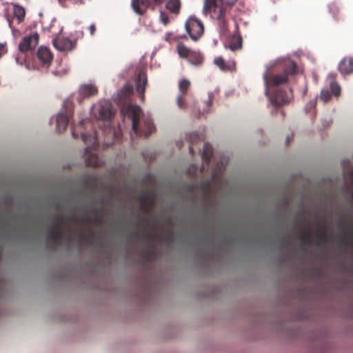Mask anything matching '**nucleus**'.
Wrapping results in <instances>:
<instances>
[{"instance_id": "obj_1", "label": "nucleus", "mask_w": 353, "mask_h": 353, "mask_svg": "<svg viewBox=\"0 0 353 353\" xmlns=\"http://www.w3.org/2000/svg\"><path fill=\"white\" fill-rule=\"evenodd\" d=\"M121 114L132 121V130L136 136L149 137L154 130L152 119L142 114L139 105L130 103L123 104L121 108Z\"/></svg>"}, {"instance_id": "obj_2", "label": "nucleus", "mask_w": 353, "mask_h": 353, "mask_svg": "<svg viewBox=\"0 0 353 353\" xmlns=\"http://www.w3.org/2000/svg\"><path fill=\"white\" fill-rule=\"evenodd\" d=\"M237 0L231 2H224L223 0H205L203 12L205 15L209 14L212 19L217 21L220 32L225 34L228 31V19L226 12Z\"/></svg>"}, {"instance_id": "obj_3", "label": "nucleus", "mask_w": 353, "mask_h": 353, "mask_svg": "<svg viewBox=\"0 0 353 353\" xmlns=\"http://www.w3.org/2000/svg\"><path fill=\"white\" fill-rule=\"evenodd\" d=\"M82 140L86 145L85 148V160L86 165L97 168L100 166V161L95 151L99 145V142L95 133L82 134Z\"/></svg>"}, {"instance_id": "obj_4", "label": "nucleus", "mask_w": 353, "mask_h": 353, "mask_svg": "<svg viewBox=\"0 0 353 353\" xmlns=\"http://www.w3.org/2000/svg\"><path fill=\"white\" fill-rule=\"evenodd\" d=\"M53 219L54 224L48 232V236L50 240V248L54 250L57 246L61 245L63 239V232L61 230V225L63 223V216L56 214L53 216Z\"/></svg>"}, {"instance_id": "obj_5", "label": "nucleus", "mask_w": 353, "mask_h": 353, "mask_svg": "<svg viewBox=\"0 0 353 353\" xmlns=\"http://www.w3.org/2000/svg\"><path fill=\"white\" fill-rule=\"evenodd\" d=\"M185 28L192 40L197 41L204 32L202 21L194 16H190L185 22Z\"/></svg>"}, {"instance_id": "obj_6", "label": "nucleus", "mask_w": 353, "mask_h": 353, "mask_svg": "<svg viewBox=\"0 0 353 353\" xmlns=\"http://www.w3.org/2000/svg\"><path fill=\"white\" fill-rule=\"evenodd\" d=\"M177 50L179 56L187 59L191 64L194 65H202L203 57L199 52L193 51L182 43L178 45Z\"/></svg>"}, {"instance_id": "obj_7", "label": "nucleus", "mask_w": 353, "mask_h": 353, "mask_svg": "<svg viewBox=\"0 0 353 353\" xmlns=\"http://www.w3.org/2000/svg\"><path fill=\"white\" fill-rule=\"evenodd\" d=\"M164 0H132L131 6L134 12L143 15L148 8H154L163 2Z\"/></svg>"}, {"instance_id": "obj_8", "label": "nucleus", "mask_w": 353, "mask_h": 353, "mask_svg": "<svg viewBox=\"0 0 353 353\" xmlns=\"http://www.w3.org/2000/svg\"><path fill=\"white\" fill-rule=\"evenodd\" d=\"M25 8L17 3H12L11 12L7 17L10 27L12 28V23L14 21H17L18 24L22 23L25 19Z\"/></svg>"}, {"instance_id": "obj_9", "label": "nucleus", "mask_w": 353, "mask_h": 353, "mask_svg": "<svg viewBox=\"0 0 353 353\" xmlns=\"http://www.w3.org/2000/svg\"><path fill=\"white\" fill-rule=\"evenodd\" d=\"M39 40V35L35 32L32 34L25 37L19 43V49L21 53L31 51L34 49Z\"/></svg>"}, {"instance_id": "obj_10", "label": "nucleus", "mask_w": 353, "mask_h": 353, "mask_svg": "<svg viewBox=\"0 0 353 353\" xmlns=\"http://www.w3.org/2000/svg\"><path fill=\"white\" fill-rule=\"evenodd\" d=\"M263 80L265 85L266 86V93L268 92V87L271 86H277L279 85L285 84L288 82V77H286L285 74H278L276 75H273L270 77L269 75L268 71H266L263 74Z\"/></svg>"}, {"instance_id": "obj_11", "label": "nucleus", "mask_w": 353, "mask_h": 353, "mask_svg": "<svg viewBox=\"0 0 353 353\" xmlns=\"http://www.w3.org/2000/svg\"><path fill=\"white\" fill-rule=\"evenodd\" d=\"M272 104L275 107H280L289 103L290 95L283 90L276 89L270 98Z\"/></svg>"}, {"instance_id": "obj_12", "label": "nucleus", "mask_w": 353, "mask_h": 353, "mask_svg": "<svg viewBox=\"0 0 353 353\" xmlns=\"http://www.w3.org/2000/svg\"><path fill=\"white\" fill-rule=\"evenodd\" d=\"M98 93L97 88L93 84L82 85L79 89L77 101L81 104L83 99H88L97 95Z\"/></svg>"}, {"instance_id": "obj_13", "label": "nucleus", "mask_w": 353, "mask_h": 353, "mask_svg": "<svg viewBox=\"0 0 353 353\" xmlns=\"http://www.w3.org/2000/svg\"><path fill=\"white\" fill-rule=\"evenodd\" d=\"M72 116L73 112L68 110H62L61 112L58 114L57 119V130L59 133H62L66 130Z\"/></svg>"}, {"instance_id": "obj_14", "label": "nucleus", "mask_w": 353, "mask_h": 353, "mask_svg": "<svg viewBox=\"0 0 353 353\" xmlns=\"http://www.w3.org/2000/svg\"><path fill=\"white\" fill-rule=\"evenodd\" d=\"M190 85V81L185 79H181L179 83V94L177 97L176 102L180 109H183L186 107L184 97L187 96Z\"/></svg>"}, {"instance_id": "obj_15", "label": "nucleus", "mask_w": 353, "mask_h": 353, "mask_svg": "<svg viewBox=\"0 0 353 353\" xmlns=\"http://www.w3.org/2000/svg\"><path fill=\"white\" fill-rule=\"evenodd\" d=\"M54 47L61 52L72 50L74 48L73 42L68 38L58 37L53 40Z\"/></svg>"}, {"instance_id": "obj_16", "label": "nucleus", "mask_w": 353, "mask_h": 353, "mask_svg": "<svg viewBox=\"0 0 353 353\" xmlns=\"http://www.w3.org/2000/svg\"><path fill=\"white\" fill-rule=\"evenodd\" d=\"M339 71L343 75H350L353 73V57H344L339 64Z\"/></svg>"}, {"instance_id": "obj_17", "label": "nucleus", "mask_w": 353, "mask_h": 353, "mask_svg": "<svg viewBox=\"0 0 353 353\" xmlns=\"http://www.w3.org/2000/svg\"><path fill=\"white\" fill-rule=\"evenodd\" d=\"M37 57L39 61L43 65L48 66L50 65L52 59V54L50 50L47 48L40 47L37 52Z\"/></svg>"}, {"instance_id": "obj_18", "label": "nucleus", "mask_w": 353, "mask_h": 353, "mask_svg": "<svg viewBox=\"0 0 353 353\" xmlns=\"http://www.w3.org/2000/svg\"><path fill=\"white\" fill-rule=\"evenodd\" d=\"M148 83L147 75L144 72H140L136 81V90L141 96L144 97L145 86Z\"/></svg>"}, {"instance_id": "obj_19", "label": "nucleus", "mask_w": 353, "mask_h": 353, "mask_svg": "<svg viewBox=\"0 0 353 353\" xmlns=\"http://www.w3.org/2000/svg\"><path fill=\"white\" fill-rule=\"evenodd\" d=\"M113 115L112 106L109 103L101 105L99 110V118L101 120L109 121Z\"/></svg>"}, {"instance_id": "obj_20", "label": "nucleus", "mask_w": 353, "mask_h": 353, "mask_svg": "<svg viewBox=\"0 0 353 353\" xmlns=\"http://www.w3.org/2000/svg\"><path fill=\"white\" fill-rule=\"evenodd\" d=\"M83 185L87 190L94 192L98 188V181L95 176H88L83 180Z\"/></svg>"}, {"instance_id": "obj_21", "label": "nucleus", "mask_w": 353, "mask_h": 353, "mask_svg": "<svg viewBox=\"0 0 353 353\" xmlns=\"http://www.w3.org/2000/svg\"><path fill=\"white\" fill-rule=\"evenodd\" d=\"M323 229L321 228L319 225L317 227L316 236L318 239V241L316 242V245H325L327 241V236L326 234L325 221L323 222Z\"/></svg>"}, {"instance_id": "obj_22", "label": "nucleus", "mask_w": 353, "mask_h": 353, "mask_svg": "<svg viewBox=\"0 0 353 353\" xmlns=\"http://www.w3.org/2000/svg\"><path fill=\"white\" fill-rule=\"evenodd\" d=\"M243 44V39L240 35H234L232 37L228 48L232 51H236L241 49Z\"/></svg>"}, {"instance_id": "obj_23", "label": "nucleus", "mask_w": 353, "mask_h": 353, "mask_svg": "<svg viewBox=\"0 0 353 353\" xmlns=\"http://www.w3.org/2000/svg\"><path fill=\"white\" fill-rule=\"evenodd\" d=\"M92 212L95 215L94 217L82 216L81 220L88 223H99L101 222V217L99 216L98 214L100 210L97 208H94L92 210Z\"/></svg>"}, {"instance_id": "obj_24", "label": "nucleus", "mask_w": 353, "mask_h": 353, "mask_svg": "<svg viewBox=\"0 0 353 353\" xmlns=\"http://www.w3.org/2000/svg\"><path fill=\"white\" fill-rule=\"evenodd\" d=\"M213 154V150L210 143H205L203 148L202 158L208 164Z\"/></svg>"}, {"instance_id": "obj_25", "label": "nucleus", "mask_w": 353, "mask_h": 353, "mask_svg": "<svg viewBox=\"0 0 353 353\" xmlns=\"http://www.w3.org/2000/svg\"><path fill=\"white\" fill-rule=\"evenodd\" d=\"M139 199L142 205L145 207L148 204L152 205L154 203L155 198L154 194H152V193L145 192L140 196Z\"/></svg>"}, {"instance_id": "obj_26", "label": "nucleus", "mask_w": 353, "mask_h": 353, "mask_svg": "<svg viewBox=\"0 0 353 353\" xmlns=\"http://www.w3.org/2000/svg\"><path fill=\"white\" fill-rule=\"evenodd\" d=\"M329 12L332 15L334 20L339 21L341 19L340 8L337 3L332 2L327 6Z\"/></svg>"}, {"instance_id": "obj_27", "label": "nucleus", "mask_w": 353, "mask_h": 353, "mask_svg": "<svg viewBox=\"0 0 353 353\" xmlns=\"http://www.w3.org/2000/svg\"><path fill=\"white\" fill-rule=\"evenodd\" d=\"M166 8L171 12L177 14L181 8L180 0H169L166 4Z\"/></svg>"}, {"instance_id": "obj_28", "label": "nucleus", "mask_w": 353, "mask_h": 353, "mask_svg": "<svg viewBox=\"0 0 353 353\" xmlns=\"http://www.w3.org/2000/svg\"><path fill=\"white\" fill-rule=\"evenodd\" d=\"M214 63L223 71H230L232 69V66H234V63H232V65L226 64L222 57L215 58Z\"/></svg>"}, {"instance_id": "obj_29", "label": "nucleus", "mask_w": 353, "mask_h": 353, "mask_svg": "<svg viewBox=\"0 0 353 353\" xmlns=\"http://www.w3.org/2000/svg\"><path fill=\"white\" fill-rule=\"evenodd\" d=\"M297 72V68L295 62L291 61L287 64L283 71V74H285L286 77H288L290 74H295Z\"/></svg>"}, {"instance_id": "obj_30", "label": "nucleus", "mask_w": 353, "mask_h": 353, "mask_svg": "<svg viewBox=\"0 0 353 353\" xmlns=\"http://www.w3.org/2000/svg\"><path fill=\"white\" fill-rule=\"evenodd\" d=\"M143 236L146 239H149L151 240L155 239H162L161 235L159 233L152 232H145L143 234Z\"/></svg>"}, {"instance_id": "obj_31", "label": "nucleus", "mask_w": 353, "mask_h": 353, "mask_svg": "<svg viewBox=\"0 0 353 353\" xmlns=\"http://www.w3.org/2000/svg\"><path fill=\"white\" fill-rule=\"evenodd\" d=\"M330 89H331L332 93L334 95L338 97L340 94L341 88H340V86L337 83H330Z\"/></svg>"}, {"instance_id": "obj_32", "label": "nucleus", "mask_w": 353, "mask_h": 353, "mask_svg": "<svg viewBox=\"0 0 353 353\" xmlns=\"http://www.w3.org/2000/svg\"><path fill=\"white\" fill-rule=\"evenodd\" d=\"M331 97L330 92L327 90H323L321 92L320 99L324 101L327 102Z\"/></svg>"}, {"instance_id": "obj_33", "label": "nucleus", "mask_w": 353, "mask_h": 353, "mask_svg": "<svg viewBox=\"0 0 353 353\" xmlns=\"http://www.w3.org/2000/svg\"><path fill=\"white\" fill-rule=\"evenodd\" d=\"M341 243L345 245H353V235L347 237L346 236L341 239Z\"/></svg>"}, {"instance_id": "obj_34", "label": "nucleus", "mask_w": 353, "mask_h": 353, "mask_svg": "<svg viewBox=\"0 0 353 353\" xmlns=\"http://www.w3.org/2000/svg\"><path fill=\"white\" fill-rule=\"evenodd\" d=\"M310 237L311 234L308 231H304L303 234L300 236V239H301L305 243L308 244L310 243Z\"/></svg>"}, {"instance_id": "obj_35", "label": "nucleus", "mask_w": 353, "mask_h": 353, "mask_svg": "<svg viewBox=\"0 0 353 353\" xmlns=\"http://www.w3.org/2000/svg\"><path fill=\"white\" fill-rule=\"evenodd\" d=\"M132 88L128 85H126V86L123 87V88L120 91V96L121 97H122V96L127 97V96L130 95L132 94Z\"/></svg>"}, {"instance_id": "obj_36", "label": "nucleus", "mask_w": 353, "mask_h": 353, "mask_svg": "<svg viewBox=\"0 0 353 353\" xmlns=\"http://www.w3.org/2000/svg\"><path fill=\"white\" fill-rule=\"evenodd\" d=\"M59 3H61L63 6L67 7L68 2L72 3H82L83 0H58Z\"/></svg>"}, {"instance_id": "obj_37", "label": "nucleus", "mask_w": 353, "mask_h": 353, "mask_svg": "<svg viewBox=\"0 0 353 353\" xmlns=\"http://www.w3.org/2000/svg\"><path fill=\"white\" fill-rule=\"evenodd\" d=\"M160 19L165 26L168 25L170 22L168 15L163 12H161Z\"/></svg>"}, {"instance_id": "obj_38", "label": "nucleus", "mask_w": 353, "mask_h": 353, "mask_svg": "<svg viewBox=\"0 0 353 353\" xmlns=\"http://www.w3.org/2000/svg\"><path fill=\"white\" fill-rule=\"evenodd\" d=\"M7 52V48L5 44L0 43V58L6 54Z\"/></svg>"}, {"instance_id": "obj_39", "label": "nucleus", "mask_w": 353, "mask_h": 353, "mask_svg": "<svg viewBox=\"0 0 353 353\" xmlns=\"http://www.w3.org/2000/svg\"><path fill=\"white\" fill-rule=\"evenodd\" d=\"M316 105V101H310L306 105V110L307 111H310L312 109H314Z\"/></svg>"}, {"instance_id": "obj_40", "label": "nucleus", "mask_w": 353, "mask_h": 353, "mask_svg": "<svg viewBox=\"0 0 353 353\" xmlns=\"http://www.w3.org/2000/svg\"><path fill=\"white\" fill-rule=\"evenodd\" d=\"M89 31H90V33L92 36H93L94 34V32L96 31V26L94 24H91L89 27Z\"/></svg>"}, {"instance_id": "obj_41", "label": "nucleus", "mask_w": 353, "mask_h": 353, "mask_svg": "<svg viewBox=\"0 0 353 353\" xmlns=\"http://www.w3.org/2000/svg\"><path fill=\"white\" fill-rule=\"evenodd\" d=\"M141 222L145 224V225H148L150 223V221L148 217L147 216H143L142 219H141Z\"/></svg>"}, {"instance_id": "obj_42", "label": "nucleus", "mask_w": 353, "mask_h": 353, "mask_svg": "<svg viewBox=\"0 0 353 353\" xmlns=\"http://www.w3.org/2000/svg\"><path fill=\"white\" fill-rule=\"evenodd\" d=\"M349 176L352 181V200L353 201V170L350 172Z\"/></svg>"}, {"instance_id": "obj_43", "label": "nucleus", "mask_w": 353, "mask_h": 353, "mask_svg": "<svg viewBox=\"0 0 353 353\" xmlns=\"http://www.w3.org/2000/svg\"><path fill=\"white\" fill-rule=\"evenodd\" d=\"M212 103V99L210 96H209L208 100L207 101L208 106H210Z\"/></svg>"}, {"instance_id": "obj_44", "label": "nucleus", "mask_w": 353, "mask_h": 353, "mask_svg": "<svg viewBox=\"0 0 353 353\" xmlns=\"http://www.w3.org/2000/svg\"><path fill=\"white\" fill-rule=\"evenodd\" d=\"M145 257H146L148 259H150V252H149V251H145Z\"/></svg>"}, {"instance_id": "obj_45", "label": "nucleus", "mask_w": 353, "mask_h": 353, "mask_svg": "<svg viewBox=\"0 0 353 353\" xmlns=\"http://www.w3.org/2000/svg\"><path fill=\"white\" fill-rule=\"evenodd\" d=\"M172 234V232H168V236L167 237H165V239L169 241L170 239V238H171Z\"/></svg>"}, {"instance_id": "obj_46", "label": "nucleus", "mask_w": 353, "mask_h": 353, "mask_svg": "<svg viewBox=\"0 0 353 353\" xmlns=\"http://www.w3.org/2000/svg\"><path fill=\"white\" fill-rule=\"evenodd\" d=\"M293 138V135H292V137L290 138V136H288L287 138H286V142H287V144H288L290 141V140Z\"/></svg>"}, {"instance_id": "obj_47", "label": "nucleus", "mask_w": 353, "mask_h": 353, "mask_svg": "<svg viewBox=\"0 0 353 353\" xmlns=\"http://www.w3.org/2000/svg\"><path fill=\"white\" fill-rule=\"evenodd\" d=\"M69 219H70V221L75 220V219H76V216H70V217L69 218Z\"/></svg>"}, {"instance_id": "obj_48", "label": "nucleus", "mask_w": 353, "mask_h": 353, "mask_svg": "<svg viewBox=\"0 0 353 353\" xmlns=\"http://www.w3.org/2000/svg\"><path fill=\"white\" fill-rule=\"evenodd\" d=\"M16 61H17L18 63H19V64H22V62H20V61H19V57H17V58H16Z\"/></svg>"}, {"instance_id": "obj_49", "label": "nucleus", "mask_w": 353, "mask_h": 353, "mask_svg": "<svg viewBox=\"0 0 353 353\" xmlns=\"http://www.w3.org/2000/svg\"><path fill=\"white\" fill-rule=\"evenodd\" d=\"M72 137H73L74 138H77V136L75 134V133H74V132L73 130H72Z\"/></svg>"}, {"instance_id": "obj_50", "label": "nucleus", "mask_w": 353, "mask_h": 353, "mask_svg": "<svg viewBox=\"0 0 353 353\" xmlns=\"http://www.w3.org/2000/svg\"><path fill=\"white\" fill-rule=\"evenodd\" d=\"M190 152L191 154H193V149H192V147H190Z\"/></svg>"}, {"instance_id": "obj_51", "label": "nucleus", "mask_w": 353, "mask_h": 353, "mask_svg": "<svg viewBox=\"0 0 353 353\" xmlns=\"http://www.w3.org/2000/svg\"><path fill=\"white\" fill-rule=\"evenodd\" d=\"M56 208H57V209H59V208H60V205H59V204H57V205H56Z\"/></svg>"}, {"instance_id": "obj_52", "label": "nucleus", "mask_w": 353, "mask_h": 353, "mask_svg": "<svg viewBox=\"0 0 353 353\" xmlns=\"http://www.w3.org/2000/svg\"><path fill=\"white\" fill-rule=\"evenodd\" d=\"M83 32H81V37H83Z\"/></svg>"}, {"instance_id": "obj_53", "label": "nucleus", "mask_w": 353, "mask_h": 353, "mask_svg": "<svg viewBox=\"0 0 353 353\" xmlns=\"http://www.w3.org/2000/svg\"><path fill=\"white\" fill-rule=\"evenodd\" d=\"M282 247H283V248H284V247H285V244H284V243H283V244L282 245Z\"/></svg>"}]
</instances>
